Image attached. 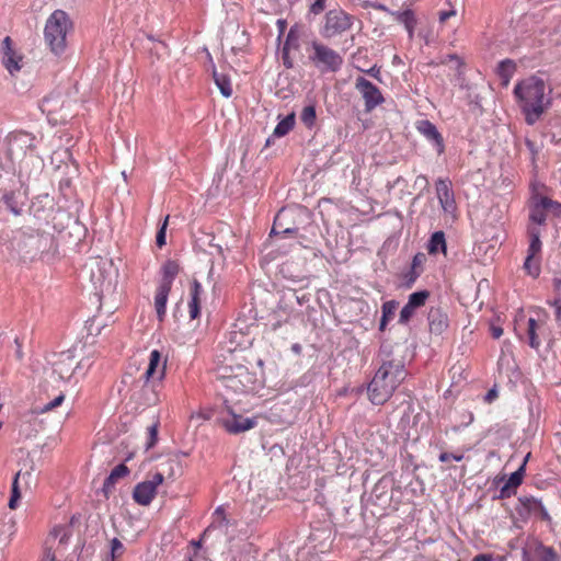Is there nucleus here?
Wrapping results in <instances>:
<instances>
[{"label": "nucleus", "instance_id": "nucleus-1", "mask_svg": "<svg viewBox=\"0 0 561 561\" xmlns=\"http://www.w3.org/2000/svg\"><path fill=\"white\" fill-rule=\"evenodd\" d=\"M551 94L552 89L548 88L546 81L536 75L516 82L513 95L527 125H535L552 106Z\"/></svg>", "mask_w": 561, "mask_h": 561}, {"label": "nucleus", "instance_id": "nucleus-2", "mask_svg": "<svg viewBox=\"0 0 561 561\" xmlns=\"http://www.w3.org/2000/svg\"><path fill=\"white\" fill-rule=\"evenodd\" d=\"M244 356L229 352L228 356L215 369L216 380L225 396L248 394L254 392L260 380L255 371L250 370Z\"/></svg>", "mask_w": 561, "mask_h": 561}, {"label": "nucleus", "instance_id": "nucleus-3", "mask_svg": "<svg viewBox=\"0 0 561 561\" xmlns=\"http://www.w3.org/2000/svg\"><path fill=\"white\" fill-rule=\"evenodd\" d=\"M407 377L404 364L400 359H390L381 364L368 385V399L373 404L386 403Z\"/></svg>", "mask_w": 561, "mask_h": 561}, {"label": "nucleus", "instance_id": "nucleus-4", "mask_svg": "<svg viewBox=\"0 0 561 561\" xmlns=\"http://www.w3.org/2000/svg\"><path fill=\"white\" fill-rule=\"evenodd\" d=\"M14 247L24 257L35 260L48 253L56 244L53 234L38 229L23 228L14 236Z\"/></svg>", "mask_w": 561, "mask_h": 561}, {"label": "nucleus", "instance_id": "nucleus-5", "mask_svg": "<svg viewBox=\"0 0 561 561\" xmlns=\"http://www.w3.org/2000/svg\"><path fill=\"white\" fill-rule=\"evenodd\" d=\"M72 30L69 15L62 10H55L46 21L44 36L50 50L60 55L67 46V35Z\"/></svg>", "mask_w": 561, "mask_h": 561}, {"label": "nucleus", "instance_id": "nucleus-6", "mask_svg": "<svg viewBox=\"0 0 561 561\" xmlns=\"http://www.w3.org/2000/svg\"><path fill=\"white\" fill-rule=\"evenodd\" d=\"M309 60L321 72H336L343 65V57L328 45L313 41Z\"/></svg>", "mask_w": 561, "mask_h": 561}, {"label": "nucleus", "instance_id": "nucleus-7", "mask_svg": "<svg viewBox=\"0 0 561 561\" xmlns=\"http://www.w3.org/2000/svg\"><path fill=\"white\" fill-rule=\"evenodd\" d=\"M35 136L27 131H13L5 138V154L13 162H21L36 148Z\"/></svg>", "mask_w": 561, "mask_h": 561}, {"label": "nucleus", "instance_id": "nucleus-8", "mask_svg": "<svg viewBox=\"0 0 561 561\" xmlns=\"http://www.w3.org/2000/svg\"><path fill=\"white\" fill-rule=\"evenodd\" d=\"M168 358L158 350H152L149 354V362L146 371L142 375L145 379L144 388L151 386L153 390L152 398H147L146 403L151 405L156 404L159 399L154 392L156 383H160L165 377Z\"/></svg>", "mask_w": 561, "mask_h": 561}, {"label": "nucleus", "instance_id": "nucleus-9", "mask_svg": "<svg viewBox=\"0 0 561 561\" xmlns=\"http://www.w3.org/2000/svg\"><path fill=\"white\" fill-rule=\"evenodd\" d=\"M227 402L228 399H225V407L217 419L218 424L224 427L227 433L237 435L256 426L257 417H244L241 414H237Z\"/></svg>", "mask_w": 561, "mask_h": 561}, {"label": "nucleus", "instance_id": "nucleus-10", "mask_svg": "<svg viewBox=\"0 0 561 561\" xmlns=\"http://www.w3.org/2000/svg\"><path fill=\"white\" fill-rule=\"evenodd\" d=\"M353 15L341 9L327 12L321 34L324 38H334L348 31L353 25Z\"/></svg>", "mask_w": 561, "mask_h": 561}, {"label": "nucleus", "instance_id": "nucleus-11", "mask_svg": "<svg viewBox=\"0 0 561 561\" xmlns=\"http://www.w3.org/2000/svg\"><path fill=\"white\" fill-rule=\"evenodd\" d=\"M355 90L362 95L365 111L367 113L374 111L385 102V98L380 89L365 77L359 76L356 78Z\"/></svg>", "mask_w": 561, "mask_h": 561}, {"label": "nucleus", "instance_id": "nucleus-12", "mask_svg": "<svg viewBox=\"0 0 561 561\" xmlns=\"http://www.w3.org/2000/svg\"><path fill=\"white\" fill-rule=\"evenodd\" d=\"M516 512L524 520L534 516L545 522H551V517L541 501L534 496H522L518 499Z\"/></svg>", "mask_w": 561, "mask_h": 561}, {"label": "nucleus", "instance_id": "nucleus-13", "mask_svg": "<svg viewBox=\"0 0 561 561\" xmlns=\"http://www.w3.org/2000/svg\"><path fill=\"white\" fill-rule=\"evenodd\" d=\"M430 297L428 290H420L409 296L408 302L403 306L400 311L399 322L407 324L414 316L415 311L426 304Z\"/></svg>", "mask_w": 561, "mask_h": 561}, {"label": "nucleus", "instance_id": "nucleus-14", "mask_svg": "<svg viewBox=\"0 0 561 561\" xmlns=\"http://www.w3.org/2000/svg\"><path fill=\"white\" fill-rule=\"evenodd\" d=\"M160 485L151 474L150 479L138 483L133 491V499L136 503L147 506L157 494V488Z\"/></svg>", "mask_w": 561, "mask_h": 561}, {"label": "nucleus", "instance_id": "nucleus-15", "mask_svg": "<svg viewBox=\"0 0 561 561\" xmlns=\"http://www.w3.org/2000/svg\"><path fill=\"white\" fill-rule=\"evenodd\" d=\"M181 474L182 466L180 461L174 458H168L159 465L158 470L152 476L161 485L164 481H175Z\"/></svg>", "mask_w": 561, "mask_h": 561}, {"label": "nucleus", "instance_id": "nucleus-16", "mask_svg": "<svg viewBox=\"0 0 561 561\" xmlns=\"http://www.w3.org/2000/svg\"><path fill=\"white\" fill-rule=\"evenodd\" d=\"M435 187L437 198L444 211L454 213L456 210V202L450 181L448 179H438Z\"/></svg>", "mask_w": 561, "mask_h": 561}, {"label": "nucleus", "instance_id": "nucleus-17", "mask_svg": "<svg viewBox=\"0 0 561 561\" xmlns=\"http://www.w3.org/2000/svg\"><path fill=\"white\" fill-rule=\"evenodd\" d=\"M529 456H530V454H528L525 457L524 462L522 463V466L515 472H513L510 476V478L506 480L504 485L500 489V495H499L500 499H508L512 495H515L516 489L523 482V478H524V474H525V466H526V462H527Z\"/></svg>", "mask_w": 561, "mask_h": 561}, {"label": "nucleus", "instance_id": "nucleus-18", "mask_svg": "<svg viewBox=\"0 0 561 561\" xmlns=\"http://www.w3.org/2000/svg\"><path fill=\"white\" fill-rule=\"evenodd\" d=\"M417 130L425 136L428 140L433 141L437 148L438 153L444 151V139L436 126L428 119H423L417 123Z\"/></svg>", "mask_w": 561, "mask_h": 561}, {"label": "nucleus", "instance_id": "nucleus-19", "mask_svg": "<svg viewBox=\"0 0 561 561\" xmlns=\"http://www.w3.org/2000/svg\"><path fill=\"white\" fill-rule=\"evenodd\" d=\"M430 331L435 334L443 333L448 328V317L439 307H432L428 311Z\"/></svg>", "mask_w": 561, "mask_h": 561}, {"label": "nucleus", "instance_id": "nucleus-20", "mask_svg": "<svg viewBox=\"0 0 561 561\" xmlns=\"http://www.w3.org/2000/svg\"><path fill=\"white\" fill-rule=\"evenodd\" d=\"M3 65L10 73L19 71L21 69L20 61L22 58L15 54L12 48V41L9 36L3 39Z\"/></svg>", "mask_w": 561, "mask_h": 561}, {"label": "nucleus", "instance_id": "nucleus-21", "mask_svg": "<svg viewBox=\"0 0 561 561\" xmlns=\"http://www.w3.org/2000/svg\"><path fill=\"white\" fill-rule=\"evenodd\" d=\"M171 288L170 286L159 284L154 293V310L160 322L165 318L167 302Z\"/></svg>", "mask_w": 561, "mask_h": 561}, {"label": "nucleus", "instance_id": "nucleus-22", "mask_svg": "<svg viewBox=\"0 0 561 561\" xmlns=\"http://www.w3.org/2000/svg\"><path fill=\"white\" fill-rule=\"evenodd\" d=\"M203 294V287L197 279H194L191 284V300L188 302V312L191 319L198 318L201 313V296Z\"/></svg>", "mask_w": 561, "mask_h": 561}, {"label": "nucleus", "instance_id": "nucleus-23", "mask_svg": "<svg viewBox=\"0 0 561 561\" xmlns=\"http://www.w3.org/2000/svg\"><path fill=\"white\" fill-rule=\"evenodd\" d=\"M516 69L517 65L513 59L507 58L499 62L496 75L501 79L503 87H507L510 84V81L515 75Z\"/></svg>", "mask_w": 561, "mask_h": 561}, {"label": "nucleus", "instance_id": "nucleus-24", "mask_svg": "<svg viewBox=\"0 0 561 561\" xmlns=\"http://www.w3.org/2000/svg\"><path fill=\"white\" fill-rule=\"evenodd\" d=\"M545 324L538 323L535 319L529 318L527 320L526 335L530 347L538 348L541 344L539 333L542 332Z\"/></svg>", "mask_w": 561, "mask_h": 561}, {"label": "nucleus", "instance_id": "nucleus-25", "mask_svg": "<svg viewBox=\"0 0 561 561\" xmlns=\"http://www.w3.org/2000/svg\"><path fill=\"white\" fill-rule=\"evenodd\" d=\"M427 252L431 255H436L437 253L446 255L447 244L444 231H436L431 236L427 243Z\"/></svg>", "mask_w": 561, "mask_h": 561}, {"label": "nucleus", "instance_id": "nucleus-26", "mask_svg": "<svg viewBox=\"0 0 561 561\" xmlns=\"http://www.w3.org/2000/svg\"><path fill=\"white\" fill-rule=\"evenodd\" d=\"M180 272V266L175 261H167L162 266V278L160 284L172 287L175 276Z\"/></svg>", "mask_w": 561, "mask_h": 561}, {"label": "nucleus", "instance_id": "nucleus-27", "mask_svg": "<svg viewBox=\"0 0 561 561\" xmlns=\"http://www.w3.org/2000/svg\"><path fill=\"white\" fill-rule=\"evenodd\" d=\"M393 15L399 23H402L404 25L405 30L409 33V36L412 37L416 25L414 12L412 10H404L401 12L393 13Z\"/></svg>", "mask_w": 561, "mask_h": 561}, {"label": "nucleus", "instance_id": "nucleus-28", "mask_svg": "<svg viewBox=\"0 0 561 561\" xmlns=\"http://www.w3.org/2000/svg\"><path fill=\"white\" fill-rule=\"evenodd\" d=\"M398 308V302L396 300H388L381 306V319L379 323V330L385 331L388 322L393 318L396 310Z\"/></svg>", "mask_w": 561, "mask_h": 561}, {"label": "nucleus", "instance_id": "nucleus-29", "mask_svg": "<svg viewBox=\"0 0 561 561\" xmlns=\"http://www.w3.org/2000/svg\"><path fill=\"white\" fill-rule=\"evenodd\" d=\"M426 255L422 252H419L413 256L411 271L407 275V277H409L410 283H414L415 279L420 276V274L423 271V266L426 263Z\"/></svg>", "mask_w": 561, "mask_h": 561}, {"label": "nucleus", "instance_id": "nucleus-30", "mask_svg": "<svg viewBox=\"0 0 561 561\" xmlns=\"http://www.w3.org/2000/svg\"><path fill=\"white\" fill-rule=\"evenodd\" d=\"M213 78L220 93L225 98H230L232 95V87L229 77L224 73H219L214 69Z\"/></svg>", "mask_w": 561, "mask_h": 561}, {"label": "nucleus", "instance_id": "nucleus-31", "mask_svg": "<svg viewBox=\"0 0 561 561\" xmlns=\"http://www.w3.org/2000/svg\"><path fill=\"white\" fill-rule=\"evenodd\" d=\"M529 219L537 225H543L546 222L547 209L541 201V197L531 206Z\"/></svg>", "mask_w": 561, "mask_h": 561}, {"label": "nucleus", "instance_id": "nucleus-32", "mask_svg": "<svg viewBox=\"0 0 561 561\" xmlns=\"http://www.w3.org/2000/svg\"><path fill=\"white\" fill-rule=\"evenodd\" d=\"M528 234L530 244L527 250V255L536 257L541 252L540 231L537 228H529Z\"/></svg>", "mask_w": 561, "mask_h": 561}, {"label": "nucleus", "instance_id": "nucleus-33", "mask_svg": "<svg viewBox=\"0 0 561 561\" xmlns=\"http://www.w3.org/2000/svg\"><path fill=\"white\" fill-rule=\"evenodd\" d=\"M295 126V114L291 113L283 118L275 127L273 135L283 137L287 135Z\"/></svg>", "mask_w": 561, "mask_h": 561}, {"label": "nucleus", "instance_id": "nucleus-34", "mask_svg": "<svg viewBox=\"0 0 561 561\" xmlns=\"http://www.w3.org/2000/svg\"><path fill=\"white\" fill-rule=\"evenodd\" d=\"M317 114L313 105L305 106L300 113V119L304 125L308 128L313 127L316 123Z\"/></svg>", "mask_w": 561, "mask_h": 561}, {"label": "nucleus", "instance_id": "nucleus-35", "mask_svg": "<svg viewBox=\"0 0 561 561\" xmlns=\"http://www.w3.org/2000/svg\"><path fill=\"white\" fill-rule=\"evenodd\" d=\"M524 268L530 276L537 277L540 273L539 260L537 257L527 255L524 263Z\"/></svg>", "mask_w": 561, "mask_h": 561}, {"label": "nucleus", "instance_id": "nucleus-36", "mask_svg": "<svg viewBox=\"0 0 561 561\" xmlns=\"http://www.w3.org/2000/svg\"><path fill=\"white\" fill-rule=\"evenodd\" d=\"M536 554L539 558V561H554L557 559V553L553 548L542 545L537 547Z\"/></svg>", "mask_w": 561, "mask_h": 561}, {"label": "nucleus", "instance_id": "nucleus-37", "mask_svg": "<svg viewBox=\"0 0 561 561\" xmlns=\"http://www.w3.org/2000/svg\"><path fill=\"white\" fill-rule=\"evenodd\" d=\"M541 201H542L543 205L546 206L547 214L551 213L556 217L561 216V203L553 201L546 196L541 197Z\"/></svg>", "mask_w": 561, "mask_h": 561}, {"label": "nucleus", "instance_id": "nucleus-38", "mask_svg": "<svg viewBox=\"0 0 561 561\" xmlns=\"http://www.w3.org/2000/svg\"><path fill=\"white\" fill-rule=\"evenodd\" d=\"M158 427H159V422H154L153 424L148 426V428H147L148 440H147V444H146V448L147 449L152 448L157 444V440H158Z\"/></svg>", "mask_w": 561, "mask_h": 561}, {"label": "nucleus", "instance_id": "nucleus-39", "mask_svg": "<svg viewBox=\"0 0 561 561\" xmlns=\"http://www.w3.org/2000/svg\"><path fill=\"white\" fill-rule=\"evenodd\" d=\"M20 478V472H18L14 477L13 483H12V494L9 500V507L11 510H14L16 507L18 500L20 499L21 494L18 486V480Z\"/></svg>", "mask_w": 561, "mask_h": 561}, {"label": "nucleus", "instance_id": "nucleus-40", "mask_svg": "<svg viewBox=\"0 0 561 561\" xmlns=\"http://www.w3.org/2000/svg\"><path fill=\"white\" fill-rule=\"evenodd\" d=\"M124 545L117 539L114 538L111 540V561H115V559L119 558L124 553Z\"/></svg>", "mask_w": 561, "mask_h": 561}, {"label": "nucleus", "instance_id": "nucleus-41", "mask_svg": "<svg viewBox=\"0 0 561 561\" xmlns=\"http://www.w3.org/2000/svg\"><path fill=\"white\" fill-rule=\"evenodd\" d=\"M129 473V469L126 465L124 463H119L117 465L112 471H111V480H116L118 481L119 479L122 478H125L126 476H128Z\"/></svg>", "mask_w": 561, "mask_h": 561}, {"label": "nucleus", "instance_id": "nucleus-42", "mask_svg": "<svg viewBox=\"0 0 561 561\" xmlns=\"http://www.w3.org/2000/svg\"><path fill=\"white\" fill-rule=\"evenodd\" d=\"M169 216H167L160 227V229L158 230L157 232V236H156V243L159 248H162L163 245H165V231H167V227H168V222H169Z\"/></svg>", "mask_w": 561, "mask_h": 561}, {"label": "nucleus", "instance_id": "nucleus-43", "mask_svg": "<svg viewBox=\"0 0 561 561\" xmlns=\"http://www.w3.org/2000/svg\"><path fill=\"white\" fill-rule=\"evenodd\" d=\"M64 400H65V394L59 393L54 400H51L50 402L45 404L43 408H41V412L45 413V412H49V411L54 410L55 408L59 407L64 402Z\"/></svg>", "mask_w": 561, "mask_h": 561}, {"label": "nucleus", "instance_id": "nucleus-44", "mask_svg": "<svg viewBox=\"0 0 561 561\" xmlns=\"http://www.w3.org/2000/svg\"><path fill=\"white\" fill-rule=\"evenodd\" d=\"M325 8V0H314L313 3L310 5V12L313 14L321 13Z\"/></svg>", "mask_w": 561, "mask_h": 561}, {"label": "nucleus", "instance_id": "nucleus-45", "mask_svg": "<svg viewBox=\"0 0 561 561\" xmlns=\"http://www.w3.org/2000/svg\"><path fill=\"white\" fill-rule=\"evenodd\" d=\"M50 535L54 538H57L58 536H60L59 545H62L65 542V540L68 538L67 534L65 533V529L62 527H55L53 529V531L50 533Z\"/></svg>", "mask_w": 561, "mask_h": 561}, {"label": "nucleus", "instance_id": "nucleus-46", "mask_svg": "<svg viewBox=\"0 0 561 561\" xmlns=\"http://www.w3.org/2000/svg\"><path fill=\"white\" fill-rule=\"evenodd\" d=\"M116 480H111V474L105 479L103 483V492L107 495L115 486Z\"/></svg>", "mask_w": 561, "mask_h": 561}, {"label": "nucleus", "instance_id": "nucleus-47", "mask_svg": "<svg viewBox=\"0 0 561 561\" xmlns=\"http://www.w3.org/2000/svg\"><path fill=\"white\" fill-rule=\"evenodd\" d=\"M365 73H367L368 76L370 77H374L376 78L377 80L381 81V78H380V68L377 67V66H373L371 68L367 69V70H363Z\"/></svg>", "mask_w": 561, "mask_h": 561}, {"label": "nucleus", "instance_id": "nucleus-48", "mask_svg": "<svg viewBox=\"0 0 561 561\" xmlns=\"http://www.w3.org/2000/svg\"><path fill=\"white\" fill-rule=\"evenodd\" d=\"M456 15V10L443 11L439 13V21L445 23L449 18Z\"/></svg>", "mask_w": 561, "mask_h": 561}, {"label": "nucleus", "instance_id": "nucleus-49", "mask_svg": "<svg viewBox=\"0 0 561 561\" xmlns=\"http://www.w3.org/2000/svg\"><path fill=\"white\" fill-rule=\"evenodd\" d=\"M552 305L554 306L556 308V319L558 321L561 320V298H557L554 299V301L552 302Z\"/></svg>", "mask_w": 561, "mask_h": 561}, {"label": "nucleus", "instance_id": "nucleus-50", "mask_svg": "<svg viewBox=\"0 0 561 561\" xmlns=\"http://www.w3.org/2000/svg\"><path fill=\"white\" fill-rule=\"evenodd\" d=\"M490 331H491V335L494 339H500L503 335V329L501 327L492 325L490 328Z\"/></svg>", "mask_w": 561, "mask_h": 561}, {"label": "nucleus", "instance_id": "nucleus-51", "mask_svg": "<svg viewBox=\"0 0 561 561\" xmlns=\"http://www.w3.org/2000/svg\"><path fill=\"white\" fill-rule=\"evenodd\" d=\"M283 60H284V65L287 67V68H290L291 67V61L289 60V57H288V49H287V43L284 45L283 47Z\"/></svg>", "mask_w": 561, "mask_h": 561}, {"label": "nucleus", "instance_id": "nucleus-52", "mask_svg": "<svg viewBox=\"0 0 561 561\" xmlns=\"http://www.w3.org/2000/svg\"><path fill=\"white\" fill-rule=\"evenodd\" d=\"M493 557L489 553H480L473 557L472 561H492Z\"/></svg>", "mask_w": 561, "mask_h": 561}, {"label": "nucleus", "instance_id": "nucleus-53", "mask_svg": "<svg viewBox=\"0 0 561 561\" xmlns=\"http://www.w3.org/2000/svg\"><path fill=\"white\" fill-rule=\"evenodd\" d=\"M56 557H57L56 552L55 551L53 552L51 549L48 548V549H46L45 556L42 561H56Z\"/></svg>", "mask_w": 561, "mask_h": 561}, {"label": "nucleus", "instance_id": "nucleus-54", "mask_svg": "<svg viewBox=\"0 0 561 561\" xmlns=\"http://www.w3.org/2000/svg\"><path fill=\"white\" fill-rule=\"evenodd\" d=\"M451 459H453V457H451V453H446V451H444V453H442V454L439 455V461H442V462H447V461H449V460H451Z\"/></svg>", "mask_w": 561, "mask_h": 561}, {"label": "nucleus", "instance_id": "nucleus-55", "mask_svg": "<svg viewBox=\"0 0 561 561\" xmlns=\"http://www.w3.org/2000/svg\"><path fill=\"white\" fill-rule=\"evenodd\" d=\"M495 397H496V392H495V390H490V391L488 392L486 397H485V400L490 402V401H491L493 398H495Z\"/></svg>", "mask_w": 561, "mask_h": 561}, {"label": "nucleus", "instance_id": "nucleus-56", "mask_svg": "<svg viewBox=\"0 0 561 561\" xmlns=\"http://www.w3.org/2000/svg\"><path fill=\"white\" fill-rule=\"evenodd\" d=\"M451 457H453V460H455V461H461L463 459V455L462 454H454V453H451Z\"/></svg>", "mask_w": 561, "mask_h": 561}, {"label": "nucleus", "instance_id": "nucleus-57", "mask_svg": "<svg viewBox=\"0 0 561 561\" xmlns=\"http://www.w3.org/2000/svg\"><path fill=\"white\" fill-rule=\"evenodd\" d=\"M553 286H554L556 289H560L561 288V279L556 278L553 280Z\"/></svg>", "mask_w": 561, "mask_h": 561}, {"label": "nucleus", "instance_id": "nucleus-58", "mask_svg": "<svg viewBox=\"0 0 561 561\" xmlns=\"http://www.w3.org/2000/svg\"><path fill=\"white\" fill-rule=\"evenodd\" d=\"M215 514H217V515H221V516L224 517L225 511H224V508L218 507V508L215 511Z\"/></svg>", "mask_w": 561, "mask_h": 561}, {"label": "nucleus", "instance_id": "nucleus-59", "mask_svg": "<svg viewBox=\"0 0 561 561\" xmlns=\"http://www.w3.org/2000/svg\"><path fill=\"white\" fill-rule=\"evenodd\" d=\"M519 328H520V320H516L515 330L518 332Z\"/></svg>", "mask_w": 561, "mask_h": 561}, {"label": "nucleus", "instance_id": "nucleus-60", "mask_svg": "<svg viewBox=\"0 0 561 561\" xmlns=\"http://www.w3.org/2000/svg\"><path fill=\"white\" fill-rule=\"evenodd\" d=\"M278 24H279V25H280V27L283 28V27H284V25H285V22L279 20V21H278Z\"/></svg>", "mask_w": 561, "mask_h": 561}, {"label": "nucleus", "instance_id": "nucleus-61", "mask_svg": "<svg viewBox=\"0 0 561 561\" xmlns=\"http://www.w3.org/2000/svg\"><path fill=\"white\" fill-rule=\"evenodd\" d=\"M290 232H293V230H291V229H288V228H287V229H285V230H284V233H290Z\"/></svg>", "mask_w": 561, "mask_h": 561}]
</instances>
